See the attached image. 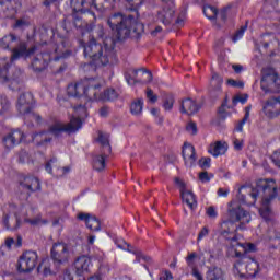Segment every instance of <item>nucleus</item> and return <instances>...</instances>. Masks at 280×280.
<instances>
[{
	"label": "nucleus",
	"mask_w": 280,
	"mask_h": 280,
	"mask_svg": "<svg viewBox=\"0 0 280 280\" xmlns=\"http://www.w3.org/2000/svg\"><path fill=\"white\" fill-rule=\"evenodd\" d=\"M246 189V187H241L238 190V198L247 205L248 207H253L255 202H257V198H261L262 203L259 209V213L266 222H270L272 220V210L270 209V202L277 198V184L273 179H259L256 183L255 188H249L248 197L242 194Z\"/></svg>",
	"instance_id": "obj_1"
},
{
	"label": "nucleus",
	"mask_w": 280,
	"mask_h": 280,
	"mask_svg": "<svg viewBox=\"0 0 280 280\" xmlns=\"http://www.w3.org/2000/svg\"><path fill=\"white\" fill-rule=\"evenodd\" d=\"M75 27L86 28L88 39L82 38L81 43L84 47V56L85 58H91L93 62L96 65H102L106 67V65H113L115 62V49L113 46H108L106 42H104V46L95 40V36L91 35V30L93 26L89 27L88 22H82L80 19L74 20Z\"/></svg>",
	"instance_id": "obj_2"
},
{
	"label": "nucleus",
	"mask_w": 280,
	"mask_h": 280,
	"mask_svg": "<svg viewBox=\"0 0 280 280\" xmlns=\"http://www.w3.org/2000/svg\"><path fill=\"white\" fill-rule=\"evenodd\" d=\"M89 113L86 112V105H78L74 107V116L70 119V122H63L60 120H56L49 126V129L47 132L37 133L34 137V141L38 143V140L40 141H51V138H49V135H52L54 137H60L62 132H78L80 128H82V119L83 117H88Z\"/></svg>",
	"instance_id": "obj_3"
},
{
	"label": "nucleus",
	"mask_w": 280,
	"mask_h": 280,
	"mask_svg": "<svg viewBox=\"0 0 280 280\" xmlns=\"http://www.w3.org/2000/svg\"><path fill=\"white\" fill-rule=\"evenodd\" d=\"M107 25L112 32L116 33L118 40H124L130 36V34H141L143 32V23L137 22L132 16H124L121 13H115L107 20Z\"/></svg>",
	"instance_id": "obj_4"
},
{
	"label": "nucleus",
	"mask_w": 280,
	"mask_h": 280,
	"mask_svg": "<svg viewBox=\"0 0 280 280\" xmlns=\"http://www.w3.org/2000/svg\"><path fill=\"white\" fill-rule=\"evenodd\" d=\"M100 86H102V81L100 79H85L69 84L67 93L69 97H84L88 102L86 104H89L93 97H97V89H100Z\"/></svg>",
	"instance_id": "obj_5"
},
{
	"label": "nucleus",
	"mask_w": 280,
	"mask_h": 280,
	"mask_svg": "<svg viewBox=\"0 0 280 280\" xmlns=\"http://www.w3.org/2000/svg\"><path fill=\"white\" fill-rule=\"evenodd\" d=\"M228 215L229 221L222 223V229H226L229 226L233 228L234 222H240V229H242L243 224H248L252 220L250 213L240 206L237 201H231L228 206Z\"/></svg>",
	"instance_id": "obj_6"
},
{
	"label": "nucleus",
	"mask_w": 280,
	"mask_h": 280,
	"mask_svg": "<svg viewBox=\"0 0 280 280\" xmlns=\"http://www.w3.org/2000/svg\"><path fill=\"white\" fill-rule=\"evenodd\" d=\"M34 95L30 92L20 95L18 100L16 108L20 115L25 116L24 119L26 124L27 121H35V124L40 122V115L32 112V108H34Z\"/></svg>",
	"instance_id": "obj_7"
},
{
	"label": "nucleus",
	"mask_w": 280,
	"mask_h": 280,
	"mask_svg": "<svg viewBox=\"0 0 280 280\" xmlns=\"http://www.w3.org/2000/svg\"><path fill=\"white\" fill-rule=\"evenodd\" d=\"M259 270H261V267H259V262L255 260V258L245 257L234 265V275H237L241 278L257 277Z\"/></svg>",
	"instance_id": "obj_8"
},
{
	"label": "nucleus",
	"mask_w": 280,
	"mask_h": 280,
	"mask_svg": "<svg viewBox=\"0 0 280 280\" xmlns=\"http://www.w3.org/2000/svg\"><path fill=\"white\" fill-rule=\"evenodd\" d=\"M91 258L89 256H80L74 260L75 277L70 271H66L63 280H84L82 275H86L91 270Z\"/></svg>",
	"instance_id": "obj_9"
},
{
	"label": "nucleus",
	"mask_w": 280,
	"mask_h": 280,
	"mask_svg": "<svg viewBox=\"0 0 280 280\" xmlns=\"http://www.w3.org/2000/svg\"><path fill=\"white\" fill-rule=\"evenodd\" d=\"M70 1L74 12H81L83 14V19H89V16H91L93 21H95V13L89 10L93 8L97 9L102 5V3H100L102 0H80V2L75 0Z\"/></svg>",
	"instance_id": "obj_10"
},
{
	"label": "nucleus",
	"mask_w": 280,
	"mask_h": 280,
	"mask_svg": "<svg viewBox=\"0 0 280 280\" xmlns=\"http://www.w3.org/2000/svg\"><path fill=\"white\" fill-rule=\"evenodd\" d=\"M175 184L179 189L180 198L185 205L191 211L198 207V201L196 200V195H194V191L187 187V184H185L180 178H175Z\"/></svg>",
	"instance_id": "obj_11"
},
{
	"label": "nucleus",
	"mask_w": 280,
	"mask_h": 280,
	"mask_svg": "<svg viewBox=\"0 0 280 280\" xmlns=\"http://www.w3.org/2000/svg\"><path fill=\"white\" fill-rule=\"evenodd\" d=\"M38 264V254L36 252H25L19 260L18 269L20 272H31Z\"/></svg>",
	"instance_id": "obj_12"
},
{
	"label": "nucleus",
	"mask_w": 280,
	"mask_h": 280,
	"mask_svg": "<svg viewBox=\"0 0 280 280\" xmlns=\"http://www.w3.org/2000/svg\"><path fill=\"white\" fill-rule=\"evenodd\" d=\"M71 257L69 245L65 243H56L51 248V259L56 264H67Z\"/></svg>",
	"instance_id": "obj_13"
},
{
	"label": "nucleus",
	"mask_w": 280,
	"mask_h": 280,
	"mask_svg": "<svg viewBox=\"0 0 280 280\" xmlns=\"http://www.w3.org/2000/svg\"><path fill=\"white\" fill-rule=\"evenodd\" d=\"M260 86L265 93H268V91H279L280 89V79L277 77V73L273 70H270L269 73H264Z\"/></svg>",
	"instance_id": "obj_14"
},
{
	"label": "nucleus",
	"mask_w": 280,
	"mask_h": 280,
	"mask_svg": "<svg viewBox=\"0 0 280 280\" xmlns=\"http://www.w3.org/2000/svg\"><path fill=\"white\" fill-rule=\"evenodd\" d=\"M9 212L4 213L3 224L5 229H9L10 231H16V229L21 226V221H19V218H16V206H9Z\"/></svg>",
	"instance_id": "obj_15"
},
{
	"label": "nucleus",
	"mask_w": 280,
	"mask_h": 280,
	"mask_svg": "<svg viewBox=\"0 0 280 280\" xmlns=\"http://www.w3.org/2000/svg\"><path fill=\"white\" fill-rule=\"evenodd\" d=\"M19 1L16 0H3L0 2V16L1 19H12L16 14L19 8Z\"/></svg>",
	"instance_id": "obj_16"
},
{
	"label": "nucleus",
	"mask_w": 280,
	"mask_h": 280,
	"mask_svg": "<svg viewBox=\"0 0 280 280\" xmlns=\"http://www.w3.org/2000/svg\"><path fill=\"white\" fill-rule=\"evenodd\" d=\"M265 115L270 119L275 117H279L280 115V98L279 97H271L269 98L262 108Z\"/></svg>",
	"instance_id": "obj_17"
},
{
	"label": "nucleus",
	"mask_w": 280,
	"mask_h": 280,
	"mask_svg": "<svg viewBox=\"0 0 280 280\" xmlns=\"http://www.w3.org/2000/svg\"><path fill=\"white\" fill-rule=\"evenodd\" d=\"M23 139H25V133L21 130H14L4 137L3 143L7 150H12V148L19 145Z\"/></svg>",
	"instance_id": "obj_18"
},
{
	"label": "nucleus",
	"mask_w": 280,
	"mask_h": 280,
	"mask_svg": "<svg viewBox=\"0 0 280 280\" xmlns=\"http://www.w3.org/2000/svg\"><path fill=\"white\" fill-rule=\"evenodd\" d=\"M176 10L174 4H165L164 8L158 13V19L163 23V25H170L172 19H174Z\"/></svg>",
	"instance_id": "obj_19"
},
{
	"label": "nucleus",
	"mask_w": 280,
	"mask_h": 280,
	"mask_svg": "<svg viewBox=\"0 0 280 280\" xmlns=\"http://www.w3.org/2000/svg\"><path fill=\"white\" fill-rule=\"evenodd\" d=\"M228 151L229 144L224 141L212 142L208 148L209 154L214 156V159H218V156H223V154H226Z\"/></svg>",
	"instance_id": "obj_20"
},
{
	"label": "nucleus",
	"mask_w": 280,
	"mask_h": 280,
	"mask_svg": "<svg viewBox=\"0 0 280 280\" xmlns=\"http://www.w3.org/2000/svg\"><path fill=\"white\" fill-rule=\"evenodd\" d=\"M182 154L185 161V165H187V167H194L196 163V149L194 148V145L185 143Z\"/></svg>",
	"instance_id": "obj_21"
},
{
	"label": "nucleus",
	"mask_w": 280,
	"mask_h": 280,
	"mask_svg": "<svg viewBox=\"0 0 280 280\" xmlns=\"http://www.w3.org/2000/svg\"><path fill=\"white\" fill-rule=\"evenodd\" d=\"M35 48L27 50V44L25 42H20L15 48L12 50L11 60H19V58H27L31 54H34Z\"/></svg>",
	"instance_id": "obj_22"
},
{
	"label": "nucleus",
	"mask_w": 280,
	"mask_h": 280,
	"mask_svg": "<svg viewBox=\"0 0 280 280\" xmlns=\"http://www.w3.org/2000/svg\"><path fill=\"white\" fill-rule=\"evenodd\" d=\"M78 219L85 222L90 231H100V220L95 217H91L88 213H79Z\"/></svg>",
	"instance_id": "obj_23"
},
{
	"label": "nucleus",
	"mask_w": 280,
	"mask_h": 280,
	"mask_svg": "<svg viewBox=\"0 0 280 280\" xmlns=\"http://www.w3.org/2000/svg\"><path fill=\"white\" fill-rule=\"evenodd\" d=\"M200 110V106L194 100L186 98L182 102V113L186 115H196Z\"/></svg>",
	"instance_id": "obj_24"
},
{
	"label": "nucleus",
	"mask_w": 280,
	"mask_h": 280,
	"mask_svg": "<svg viewBox=\"0 0 280 280\" xmlns=\"http://www.w3.org/2000/svg\"><path fill=\"white\" fill-rule=\"evenodd\" d=\"M101 88L102 86H98L96 89V97H93V100H102L103 102H113V100H117L118 95L114 89H107L103 94H100Z\"/></svg>",
	"instance_id": "obj_25"
},
{
	"label": "nucleus",
	"mask_w": 280,
	"mask_h": 280,
	"mask_svg": "<svg viewBox=\"0 0 280 280\" xmlns=\"http://www.w3.org/2000/svg\"><path fill=\"white\" fill-rule=\"evenodd\" d=\"M22 187L27 191H38L40 189V182L36 177H26L22 183Z\"/></svg>",
	"instance_id": "obj_26"
},
{
	"label": "nucleus",
	"mask_w": 280,
	"mask_h": 280,
	"mask_svg": "<svg viewBox=\"0 0 280 280\" xmlns=\"http://www.w3.org/2000/svg\"><path fill=\"white\" fill-rule=\"evenodd\" d=\"M207 280H226V273L220 267L210 268L207 272Z\"/></svg>",
	"instance_id": "obj_27"
},
{
	"label": "nucleus",
	"mask_w": 280,
	"mask_h": 280,
	"mask_svg": "<svg viewBox=\"0 0 280 280\" xmlns=\"http://www.w3.org/2000/svg\"><path fill=\"white\" fill-rule=\"evenodd\" d=\"M8 69H10V60L8 58L0 59V82L2 84L10 80L8 78Z\"/></svg>",
	"instance_id": "obj_28"
},
{
	"label": "nucleus",
	"mask_w": 280,
	"mask_h": 280,
	"mask_svg": "<svg viewBox=\"0 0 280 280\" xmlns=\"http://www.w3.org/2000/svg\"><path fill=\"white\" fill-rule=\"evenodd\" d=\"M143 98H136L131 102L130 113L135 117H139L143 113Z\"/></svg>",
	"instance_id": "obj_29"
},
{
	"label": "nucleus",
	"mask_w": 280,
	"mask_h": 280,
	"mask_svg": "<svg viewBox=\"0 0 280 280\" xmlns=\"http://www.w3.org/2000/svg\"><path fill=\"white\" fill-rule=\"evenodd\" d=\"M19 44V39L14 35H5L1 40H0V46L2 49H12L14 45Z\"/></svg>",
	"instance_id": "obj_30"
},
{
	"label": "nucleus",
	"mask_w": 280,
	"mask_h": 280,
	"mask_svg": "<svg viewBox=\"0 0 280 280\" xmlns=\"http://www.w3.org/2000/svg\"><path fill=\"white\" fill-rule=\"evenodd\" d=\"M229 253L231 257H241L242 253L237 252V246H242L236 237L229 238Z\"/></svg>",
	"instance_id": "obj_31"
},
{
	"label": "nucleus",
	"mask_w": 280,
	"mask_h": 280,
	"mask_svg": "<svg viewBox=\"0 0 280 280\" xmlns=\"http://www.w3.org/2000/svg\"><path fill=\"white\" fill-rule=\"evenodd\" d=\"M33 65L39 70L43 71L47 65H49V55H39L34 61Z\"/></svg>",
	"instance_id": "obj_32"
},
{
	"label": "nucleus",
	"mask_w": 280,
	"mask_h": 280,
	"mask_svg": "<svg viewBox=\"0 0 280 280\" xmlns=\"http://www.w3.org/2000/svg\"><path fill=\"white\" fill-rule=\"evenodd\" d=\"M98 142L104 148L105 154H109L110 152V143L108 142V135L102 131H98Z\"/></svg>",
	"instance_id": "obj_33"
},
{
	"label": "nucleus",
	"mask_w": 280,
	"mask_h": 280,
	"mask_svg": "<svg viewBox=\"0 0 280 280\" xmlns=\"http://www.w3.org/2000/svg\"><path fill=\"white\" fill-rule=\"evenodd\" d=\"M93 167L96 172H102L106 167V158L104 155H96L93 160Z\"/></svg>",
	"instance_id": "obj_34"
},
{
	"label": "nucleus",
	"mask_w": 280,
	"mask_h": 280,
	"mask_svg": "<svg viewBox=\"0 0 280 280\" xmlns=\"http://www.w3.org/2000/svg\"><path fill=\"white\" fill-rule=\"evenodd\" d=\"M223 82L224 80L222 79V77H220V74L213 73L210 81V85L212 86V89L220 91V89H222Z\"/></svg>",
	"instance_id": "obj_35"
},
{
	"label": "nucleus",
	"mask_w": 280,
	"mask_h": 280,
	"mask_svg": "<svg viewBox=\"0 0 280 280\" xmlns=\"http://www.w3.org/2000/svg\"><path fill=\"white\" fill-rule=\"evenodd\" d=\"M59 167L60 164H58V160L52 159L46 164V172L56 176V172H58Z\"/></svg>",
	"instance_id": "obj_36"
},
{
	"label": "nucleus",
	"mask_w": 280,
	"mask_h": 280,
	"mask_svg": "<svg viewBox=\"0 0 280 280\" xmlns=\"http://www.w3.org/2000/svg\"><path fill=\"white\" fill-rule=\"evenodd\" d=\"M59 167L60 164H58V160L52 159L46 164V172L56 176V172H58Z\"/></svg>",
	"instance_id": "obj_37"
},
{
	"label": "nucleus",
	"mask_w": 280,
	"mask_h": 280,
	"mask_svg": "<svg viewBox=\"0 0 280 280\" xmlns=\"http://www.w3.org/2000/svg\"><path fill=\"white\" fill-rule=\"evenodd\" d=\"M203 14L209 19L210 21H213L215 16H218V9L211 5L203 7Z\"/></svg>",
	"instance_id": "obj_38"
},
{
	"label": "nucleus",
	"mask_w": 280,
	"mask_h": 280,
	"mask_svg": "<svg viewBox=\"0 0 280 280\" xmlns=\"http://www.w3.org/2000/svg\"><path fill=\"white\" fill-rule=\"evenodd\" d=\"M248 102V95L247 94H238L233 97L232 104L233 106H237V104H246Z\"/></svg>",
	"instance_id": "obj_39"
},
{
	"label": "nucleus",
	"mask_w": 280,
	"mask_h": 280,
	"mask_svg": "<svg viewBox=\"0 0 280 280\" xmlns=\"http://www.w3.org/2000/svg\"><path fill=\"white\" fill-rule=\"evenodd\" d=\"M163 108H164V110H172V108H174V96L173 95L165 96L164 103H163Z\"/></svg>",
	"instance_id": "obj_40"
},
{
	"label": "nucleus",
	"mask_w": 280,
	"mask_h": 280,
	"mask_svg": "<svg viewBox=\"0 0 280 280\" xmlns=\"http://www.w3.org/2000/svg\"><path fill=\"white\" fill-rule=\"evenodd\" d=\"M145 95L150 104H156V102H159V96L154 94V91H152V89L148 88L145 91Z\"/></svg>",
	"instance_id": "obj_41"
},
{
	"label": "nucleus",
	"mask_w": 280,
	"mask_h": 280,
	"mask_svg": "<svg viewBox=\"0 0 280 280\" xmlns=\"http://www.w3.org/2000/svg\"><path fill=\"white\" fill-rule=\"evenodd\" d=\"M10 108V102L5 96H0V115H3L5 110Z\"/></svg>",
	"instance_id": "obj_42"
},
{
	"label": "nucleus",
	"mask_w": 280,
	"mask_h": 280,
	"mask_svg": "<svg viewBox=\"0 0 280 280\" xmlns=\"http://www.w3.org/2000/svg\"><path fill=\"white\" fill-rule=\"evenodd\" d=\"M38 270L43 271V275L45 277H48V275H51V269L49 268V260H44L40 265Z\"/></svg>",
	"instance_id": "obj_43"
},
{
	"label": "nucleus",
	"mask_w": 280,
	"mask_h": 280,
	"mask_svg": "<svg viewBox=\"0 0 280 280\" xmlns=\"http://www.w3.org/2000/svg\"><path fill=\"white\" fill-rule=\"evenodd\" d=\"M24 222L26 224H31L32 226H38V224H47V221H43L40 215L36 217L35 219H25Z\"/></svg>",
	"instance_id": "obj_44"
},
{
	"label": "nucleus",
	"mask_w": 280,
	"mask_h": 280,
	"mask_svg": "<svg viewBox=\"0 0 280 280\" xmlns=\"http://www.w3.org/2000/svg\"><path fill=\"white\" fill-rule=\"evenodd\" d=\"M186 130L189 135H198V126L194 121H189L186 125Z\"/></svg>",
	"instance_id": "obj_45"
},
{
	"label": "nucleus",
	"mask_w": 280,
	"mask_h": 280,
	"mask_svg": "<svg viewBox=\"0 0 280 280\" xmlns=\"http://www.w3.org/2000/svg\"><path fill=\"white\" fill-rule=\"evenodd\" d=\"M196 259H198V254H196V253L188 254V256L186 258V262L189 266V268H194V266L196 264Z\"/></svg>",
	"instance_id": "obj_46"
},
{
	"label": "nucleus",
	"mask_w": 280,
	"mask_h": 280,
	"mask_svg": "<svg viewBox=\"0 0 280 280\" xmlns=\"http://www.w3.org/2000/svg\"><path fill=\"white\" fill-rule=\"evenodd\" d=\"M143 1L144 0H127L129 5H131L129 8L130 10H139V8H141V5L143 4Z\"/></svg>",
	"instance_id": "obj_47"
},
{
	"label": "nucleus",
	"mask_w": 280,
	"mask_h": 280,
	"mask_svg": "<svg viewBox=\"0 0 280 280\" xmlns=\"http://www.w3.org/2000/svg\"><path fill=\"white\" fill-rule=\"evenodd\" d=\"M199 166L202 167V170H209V167H211V158L200 159Z\"/></svg>",
	"instance_id": "obj_48"
},
{
	"label": "nucleus",
	"mask_w": 280,
	"mask_h": 280,
	"mask_svg": "<svg viewBox=\"0 0 280 280\" xmlns=\"http://www.w3.org/2000/svg\"><path fill=\"white\" fill-rule=\"evenodd\" d=\"M69 172H71V168L69 166L59 167V170L55 172V176L57 178H62V176H65V174H69Z\"/></svg>",
	"instance_id": "obj_49"
},
{
	"label": "nucleus",
	"mask_w": 280,
	"mask_h": 280,
	"mask_svg": "<svg viewBox=\"0 0 280 280\" xmlns=\"http://www.w3.org/2000/svg\"><path fill=\"white\" fill-rule=\"evenodd\" d=\"M226 84L229 86H233L234 89H244V83L242 81H236V80H233V79H229L226 81Z\"/></svg>",
	"instance_id": "obj_50"
},
{
	"label": "nucleus",
	"mask_w": 280,
	"mask_h": 280,
	"mask_svg": "<svg viewBox=\"0 0 280 280\" xmlns=\"http://www.w3.org/2000/svg\"><path fill=\"white\" fill-rule=\"evenodd\" d=\"M18 156L19 163H30V154L27 151H21Z\"/></svg>",
	"instance_id": "obj_51"
},
{
	"label": "nucleus",
	"mask_w": 280,
	"mask_h": 280,
	"mask_svg": "<svg viewBox=\"0 0 280 280\" xmlns=\"http://www.w3.org/2000/svg\"><path fill=\"white\" fill-rule=\"evenodd\" d=\"M244 32H246V26H242L240 31H237L233 37V43H237L240 38L244 36Z\"/></svg>",
	"instance_id": "obj_52"
},
{
	"label": "nucleus",
	"mask_w": 280,
	"mask_h": 280,
	"mask_svg": "<svg viewBox=\"0 0 280 280\" xmlns=\"http://www.w3.org/2000/svg\"><path fill=\"white\" fill-rule=\"evenodd\" d=\"M234 149L240 151L242 148H244V140L234 138L233 139Z\"/></svg>",
	"instance_id": "obj_53"
},
{
	"label": "nucleus",
	"mask_w": 280,
	"mask_h": 280,
	"mask_svg": "<svg viewBox=\"0 0 280 280\" xmlns=\"http://www.w3.org/2000/svg\"><path fill=\"white\" fill-rule=\"evenodd\" d=\"M230 191L231 190H229V188H219L217 195L219 196V198H226Z\"/></svg>",
	"instance_id": "obj_54"
},
{
	"label": "nucleus",
	"mask_w": 280,
	"mask_h": 280,
	"mask_svg": "<svg viewBox=\"0 0 280 280\" xmlns=\"http://www.w3.org/2000/svg\"><path fill=\"white\" fill-rule=\"evenodd\" d=\"M207 215H209L212 219H215V218H218V211H215V208L209 207L207 209Z\"/></svg>",
	"instance_id": "obj_55"
},
{
	"label": "nucleus",
	"mask_w": 280,
	"mask_h": 280,
	"mask_svg": "<svg viewBox=\"0 0 280 280\" xmlns=\"http://www.w3.org/2000/svg\"><path fill=\"white\" fill-rule=\"evenodd\" d=\"M142 75H143L144 82H150L152 80V72L148 70H142Z\"/></svg>",
	"instance_id": "obj_56"
},
{
	"label": "nucleus",
	"mask_w": 280,
	"mask_h": 280,
	"mask_svg": "<svg viewBox=\"0 0 280 280\" xmlns=\"http://www.w3.org/2000/svg\"><path fill=\"white\" fill-rule=\"evenodd\" d=\"M207 235H209V229L202 228V230L200 231V233L198 235V242H200V240H203V237H207Z\"/></svg>",
	"instance_id": "obj_57"
},
{
	"label": "nucleus",
	"mask_w": 280,
	"mask_h": 280,
	"mask_svg": "<svg viewBox=\"0 0 280 280\" xmlns=\"http://www.w3.org/2000/svg\"><path fill=\"white\" fill-rule=\"evenodd\" d=\"M199 180H201V183H209V180H210L209 174L207 172L200 173Z\"/></svg>",
	"instance_id": "obj_58"
},
{
	"label": "nucleus",
	"mask_w": 280,
	"mask_h": 280,
	"mask_svg": "<svg viewBox=\"0 0 280 280\" xmlns=\"http://www.w3.org/2000/svg\"><path fill=\"white\" fill-rule=\"evenodd\" d=\"M272 161L277 167H280V152L273 153Z\"/></svg>",
	"instance_id": "obj_59"
},
{
	"label": "nucleus",
	"mask_w": 280,
	"mask_h": 280,
	"mask_svg": "<svg viewBox=\"0 0 280 280\" xmlns=\"http://www.w3.org/2000/svg\"><path fill=\"white\" fill-rule=\"evenodd\" d=\"M117 246L122 250H128L129 253H132V250L130 249V245H128V243H125L124 241L121 243H118Z\"/></svg>",
	"instance_id": "obj_60"
},
{
	"label": "nucleus",
	"mask_w": 280,
	"mask_h": 280,
	"mask_svg": "<svg viewBox=\"0 0 280 280\" xmlns=\"http://www.w3.org/2000/svg\"><path fill=\"white\" fill-rule=\"evenodd\" d=\"M27 25H30V22H27L25 19L18 20L15 23V27H25Z\"/></svg>",
	"instance_id": "obj_61"
},
{
	"label": "nucleus",
	"mask_w": 280,
	"mask_h": 280,
	"mask_svg": "<svg viewBox=\"0 0 280 280\" xmlns=\"http://www.w3.org/2000/svg\"><path fill=\"white\" fill-rule=\"evenodd\" d=\"M246 119H248V113H246L245 118L236 127L237 132H242V130L244 128V124H246Z\"/></svg>",
	"instance_id": "obj_62"
},
{
	"label": "nucleus",
	"mask_w": 280,
	"mask_h": 280,
	"mask_svg": "<svg viewBox=\"0 0 280 280\" xmlns=\"http://www.w3.org/2000/svg\"><path fill=\"white\" fill-rule=\"evenodd\" d=\"M219 115L221 117H226V103H223L219 108Z\"/></svg>",
	"instance_id": "obj_63"
},
{
	"label": "nucleus",
	"mask_w": 280,
	"mask_h": 280,
	"mask_svg": "<svg viewBox=\"0 0 280 280\" xmlns=\"http://www.w3.org/2000/svg\"><path fill=\"white\" fill-rule=\"evenodd\" d=\"M4 245L10 249L14 246V238H7Z\"/></svg>",
	"instance_id": "obj_64"
}]
</instances>
